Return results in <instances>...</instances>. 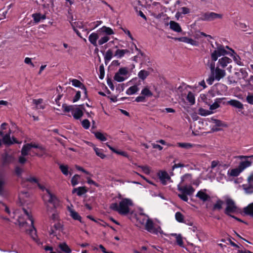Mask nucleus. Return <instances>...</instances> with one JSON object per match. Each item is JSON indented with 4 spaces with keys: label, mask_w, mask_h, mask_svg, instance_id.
I'll use <instances>...</instances> for the list:
<instances>
[{
    "label": "nucleus",
    "mask_w": 253,
    "mask_h": 253,
    "mask_svg": "<svg viewBox=\"0 0 253 253\" xmlns=\"http://www.w3.org/2000/svg\"><path fill=\"white\" fill-rule=\"evenodd\" d=\"M247 101L248 103L253 105V95L249 94L246 98Z\"/></svg>",
    "instance_id": "obj_59"
},
{
    "label": "nucleus",
    "mask_w": 253,
    "mask_h": 253,
    "mask_svg": "<svg viewBox=\"0 0 253 253\" xmlns=\"http://www.w3.org/2000/svg\"><path fill=\"white\" fill-rule=\"evenodd\" d=\"M192 181V175L189 173H186L183 175L181 178L180 184H189Z\"/></svg>",
    "instance_id": "obj_26"
},
{
    "label": "nucleus",
    "mask_w": 253,
    "mask_h": 253,
    "mask_svg": "<svg viewBox=\"0 0 253 253\" xmlns=\"http://www.w3.org/2000/svg\"><path fill=\"white\" fill-rule=\"evenodd\" d=\"M9 126L7 124L3 123L1 125V135H4V133H5V131H7Z\"/></svg>",
    "instance_id": "obj_52"
},
{
    "label": "nucleus",
    "mask_w": 253,
    "mask_h": 253,
    "mask_svg": "<svg viewBox=\"0 0 253 253\" xmlns=\"http://www.w3.org/2000/svg\"><path fill=\"white\" fill-rule=\"evenodd\" d=\"M177 146L179 147L185 148V149H190L191 148L197 146V147H201L199 145H195L193 144H191L190 143H181L179 142L177 144Z\"/></svg>",
    "instance_id": "obj_32"
},
{
    "label": "nucleus",
    "mask_w": 253,
    "mask_h": 253,
    "mask_svg": "<svg viewBox=\"0 0 253 253\" xmlns=\"http://www.w3.org/2000/svg\"><path fill=\"white\" fill-rule=\"evenodd\" d=\"M27 182H29L32 184L35 183L37 184V183L39 182V181L38 179L35 177L29 176L26 178L25 180H23L22 184L23 186H26Z\"/></svg>",
    "instance_id": "obj_31"
},
{
    "label": "nucleus",
    "mask_w": 253,
    "mask_h": 253,
    "mask_svg": "<svg viewBox=\"0 0 253 253\" xmlns=\"http://www.w3.org/2000/svg\"><path fill=\"white\" fill-rule=\"evenodd\" d=\"M38 148L42 152H44V148L38 144L36 143H27L23 145L22 149H21V155L22 156L19 158V162L21 164H24L26 159L24 157L27 156L29 154V151L32 148Z\"/></svg>",
    "instance_id": "obj_3"
},
{
    "label": "nucleus",
    "mask_w": 253,
    "mask_h": 253,
    "mask_svg": "<svg viewBox=\"0 0 253 253\" xmlns=\"http://www.w3.org/2000/svg\"><path fill=\"white\" fill-rule=\"evenodd\" d=\"M232 60L226 56L222 57L219 58L218 60L217 66L219 68H224L228 64L231 63Z\"/></svg>",
    "instance_id": "obj_17"
},
{
    "label": "nucleus",
    "mask_w": 253,
    "mask_h": 253,
    "mask_svg": "<svg viewBox=\"0 0 253 253\" xmlns=\"http://www.w3.org/2000/svg\"><path fill=\"white\" fill-rule=\"evenodd\" d=\"M37 185L42 191H45L46 192V193H45L43 196L44 201L50 203H55L56 200V198L50 192L49 189L45 188L43 185H41L39 182L37 183Z\"/></svg>",
    "instance_id": "obj_11"
},
{
    "label": "nucleus",
    "mask_w": 253,
    "mask_h": 253,
    "mask_svg": "<svg viewBox=\"0 0 253 253\" xmlns=\"http://www.w3.org/2000/svg\"><path fill=\"white\" fill-rule=\"evenodd\" d=\"M99 39V35L97 33H92L88 37V41L94 46H98L97 40Z\"/></svg>",
    "instance_id": "obj_23"
},
{
    "label": "nucleus",
    "mask_w": 253,
    "mask_h": 253,
    "mask_svg": "<svg viewBox=\"0 0 253 253\" xmlns=\"http://www.w3.org/2000/svg\"><path fill=\"white\" fill-rule=\"evenodd\" d=\"M87 191V190L86 189L85 187L82 186L73 189L72 191V193H77L78 196H81L83 194L86 193Z\"/></svg>",
    "instance_id": "obj_28"
},
{
    "label": "nucleus",
    "mask_w": 253,
    "mask_h": 253,
    "mask_svg": "<svg viewBox=\"0 0 253 253\" xmlns=\"http://www.w3.org/2000/svg\"><path fill=\"white\" fill-rule=\"evenodd\" d=\"M180 10H181L180 13L183 14H187L190 12V9L186 7H182L180 8Z\"/></svg>",
    "instance_id": "obj_60"
},
{
    "label": "nucleus",
    "mask_w": 253,
    "mask_h": 253,
    "mask_svg": "<svg viewBox=\"0 0 253 253\" xmlns=\"http://www.w3.org/2000/svg\"><path fill=\"white\" fill-rule=\"evenodd\" d=\"M235 158L241 160L238 167L242 171L251 167L253 162V155L250 156L239 155L236 156Z\"/></svg>",
    "instance_id": "obj_6"
},
{
    "label": "nucleus",
    "mask_w": 253,
    "mask_h": 253,
    "mask_svg": "<svg viewBox=\"0 0 253 253\" xmlns=\"http://www.w3.org/2000/svg\"><path fill=\"white\" fill-rule=\"evenodd\" d=\"M81 98V91H78L76 92L75 96L74 97L73 99V102H76L78 101Z\"/></svg>",
    "instance_id": "obj_61"
},
{
    "label": "nucleus",
    "mask_w": 253,
    "mask_h": 253,
    "mask_svg": "<svg viewBox=\"0 0 253 253\" xmlns=\"http://www.w3.org/2000/svg\"><path fill=\"white\" fill-rule=\"evenodd\" d=\"M158 175L164 185H166L167 182L170 180V177L168 173L165 171H160L159 172Z\"/></svg>",
    "instance_id": "obj_18"
},
{
    "label": "nucleus",
    "mask_w": 253,
    "mask_h": 253,
    "mask_svg": "<svg viewBox=\"0 0 253 253\" xmlns=\"http://www.w3.org/2000/svg\"><path fill=\"white\" fill-rule=\"evenodd\" d=\"M207 65L210 68L211 76L214 77L215 80L219 81L226 76L225 70L217 66L215 67L214 62L208 61Z\"/></svg>",
    "instance_id": "obj_4"
},
{
    "label": "nucleus",
    "mask_w": 253,
    "mask_h": 253,
    "mask_svg": "<svg viewBox=\"0 0 253 253\" xmlns=\"http://www.w3.org/2000/svg\"><path fill=\"white\" fill-rule=\"evenodd\" d=\"M68 211L69 212L70 216L74 220H78L80 222H82V217L79 215V214L76 212L74 209L73 208V206L72 207H68Z\"/></svg>",
    "instance_id": "obj_19"
},
{
    "label": "nucleus",
    "mask_w": 253,
    "mask_h": 253,
    "mask_svg": "<svg viewBox=\"0 0 253 253\" xmlns=\"http://www.w3.org/2000/svg\"><path fill=\"white\" fill-rule=\"evenodd\" d=\"M243 189L247 194H252L253 193V186L250 184H243Z\"/></svg>",
    "instance_id": "obj_39"
},
{
    "label": "nucleus",
    "mask_w": 253,
    "mask_h": 253,
    "mask_svg": "<svg viewBox=\"0 0 253 253\" xmlns=\"http://www.w3.org/2000/svg\"><path fill=\"white\" fill-rule=\"evenodd\" d=\"M145 229L148 232L156 235L163 233V230L159 225H155L153 221L150 218L147 219L146 224L144 225Z\"/></svg>",
    "instance_id": "obj_8"
},
{
    "label": "nucleus",
    "mask_w": 253,
    "mask_h": 253,
    "mask_svg": "<svg viewBox=\"0 0 253 253\" xmlns=\"http://www.w3.org/2000/svg\"><path fill=\"white\" fill-rule=\"evenodd\" d=\"M187 100L192 105L195 103V96L194 94L191 92H189L186 97Z\"/></svg>",
    "instance_id": "obj_43"
},
{
    "label": "nucleus",
    "mask_w": 253,
    "mask_h": 253,
    "mask_svg": "<svg viewBox=\"0 0 253 253\" xmlns=\"http://www.w3.org/2000/svg\"><path fill=\"white\" fill-rule=\"evenodd\" d=\"M72 84L76 87H79L83 90L84 93L86 95L87 94V90L84 85L77 79H72L71 80Z\"/></svg>",
    "instance_id": "obj_24"
},
{
    "label": "nucleus",
    "mask_w": 253,
    "mask_h": 253,
    "mask_svg": "<svg viewBox=\"0 0 253 253\" xmlns=\"http://www.w3.org/2000/svg\"><path fill=\"white\" fill-rule=\"evenodd\" d=\"M133 206L132 201L128 198H123L119 203H112L110 205V209L118 212L120 214L126 215L129 212L130 207Z\"/></svg>",
    "instance_id": "obj_2"
},
{
    "label": "nucleus",
    "mask_w": 253,
    "mask_h": 253,
    "mask_svg": "<svg viewBox=\"0 0 253 253\" xmlns=\"http://www.w3.org/2000/svg\"><path fill=\"white\" fill-rule=\"evenodd\" d=\"M62 107L64 112H71L73 115L77 106L75 105H67L66 104H63Z\"/></svg>",
    "instance_id": "obj_27"
},
{
    "label": "nucleus",
    "mask_w": 253,
    "mask_h": 253,
    "mask_svg": "<svg viewBox=\"0 0 253 253\" xmlns=\"http://www.w3.org/2000/svg\"><path fill=\"white\" fill-rule=\"evenodd\" d=\"M59 215L57 213H53L51 215L50 218L54 221H58L59 220Z\"/></svg>",
    "instance_id": "obj_63"
},
{
    "label": "nucleus",
    "mask_w": 253,
    "mask_h": 253,
    "mask_svg": "<svg viewBox=\"0 0 253 253\" xmlns=\"http://www.w3.org/2000/svg\"><path fill=\"white\" fill-rule=\"evenodd\" d=\"M102 23V21H96L91 23L89 25L91 27V29H94Z\"/></svg>",
    "instance_id": "obj_55"
},
{
    "label": "nucleus",
    "mask_w": 253,
    "mask_h": 253,
    "mask_svg": "<svg viewBox=\"0 0 253 253\" xmlns=\"http://www.w3.org/2000/svg\"><path fill=\"white\" fill-rule=\"evenodd\" d=\"M225 204L226 208L224 210V213L226 215L231 216L233 214H235L239 212V209L233 199L227 198L225 200Z\"/></svg>",
    "instance_id": "obj_5"
},
{
    "label": "nucleus",
    "mask_w": 253,
    "mask_h": 253,
    "mask_svg": "<svg viewBox=\"0 0 253 253\" xmlns=\"http://www.w3.org/2000/svg\"><path fill=\"white\" fill-rule=\"evenodd\" d=\"M138 167L142 169V170L144 173L146 174H149L150 173L151 170L149 167L147 166H139Z\"/></svg>",
    "instance_id": "obj_51"
},
{
    "label": "nucleus",
    "mask_w": 253,
    "mask_h": 253,
    "mask_svg": "<svg viewBox=\"0 0 253 253\" xmlns=\"http://www.w3.org/2000/svg\"><path fill=\"white\" fill-rule=\"evenodd\" d=\"M53 226L56 230H62L63 228L62 225L58 221L54 224Z\"/></svg>",
    "instance_id": "obj_64"
},
{
    "label": "nucleus",
    "mask_w": 253,
    "mask_h": 253,
    "mask_svg": "<svg viewBox=\"0 0 253 253\" xmlns=\"http://www.w3.org/2000/svg\"><path fill=\"white\" fill-rule=\"evenodd\" d=\"M1 211L5 212L7 215L5 217L1 216V218H2L13 222L15 224H18L22 230L29 234L34 240L37 242L36 230L34 226V220L30 211L22 208L15 210L11 214L7 206L1 203Z\"/></svg>",
    "instance_id": "obj_1"
},
{
    "label": "nucleus",
    "mask_w": 253,
    "mask_h": 253,
    "mask_svg": "<svg viewBox=\"0 0 253 253\" xmlns=\"http://www.w3.org/2000/svg\"><path fill=\"white\" fill-rule=\"evenodd\" d=\"M243 171L239 167L236 168L230 169L228 171V174L232 176H238Z\"/></svg>",
    "instance_id": "obj_30"
},
{
    "label": "nucleus",
    "mask_w": 253,
    "mask_h": 253,
    "mask_svg": "<svg viewBox=\"0 0 253 253\" xmlns=\"http://www.w3.org/2000/svg\"><path fill=\"white\" fill-rule=\"evenodd\" d=\"M211 112L210 111L200 108L198 110V114L202 116H206L210 115Z\"/></svg>",
    "instance_id": "obj_47"
},
{
    "label": "nucleus",
    "mask_w": 253,
    "mask_h": 253,
    "mask_svg": "<svg viewBox=\"0 0 253 253\" xmlns=\"http://www.w3.org/2000/svg\"><path fill=\"white\" fill-rule=\"evenodd\" d=\"M101 33H105L106 35L102 37L98 41V45H102L109 41L110 38L108 36V35H112L114 34V32L112 29L110 27L106 26H103L100 28L98 30Z\"/></svg>",
    "instance_id": "obj_7"
},
{
    "label": "nucleus",
    "mask_w": 253,
    "mask_h": 253,
    "mask_svg": "<svg viewBox=\"0 0 253 253\" xmlns=\"http://www.w3.org/2000/svg\"><path fill=\"white\" fill-rule=\"evenodd\" d=\"M127 49H117L115 53V56L117 58H121L124 56L126 53H128Z\"/></svg>",
    "instance_id": "obj_36"
},
{
    "label": "nucleus",
    "mask_w": 253,
    "mask_h": 253,
    "mask_svg": "<svg viewBox=\"0 0 253 253\" xmlns=\"http://www.w3.org/2000/svg\"><path fill=\"white\" fill-rule=\"evenodd\" d=\"M221 166V165L219 161L215 160L211 162V169H214L215 168L219 169Z\"/></svg>",
    "instance_id": "obj_48"
},
{
    "label": "nucleus",
    "mask_w": 253,
    "mask_h": 253,
    "mask_svg": "<svg viewBox=\"0 0 253 253\" xmlns=\"http://www.w3.org/2000/svg\"><path fill=\"white\" fill-rule=\"evenodd\" d=\"M176 240L177 244L180 247H182L183 245V242L182 239V237L179 235L177 236L176 237Z\"/></svg>",
    "instance_id": "obj_57"
},
{
    "label": "nucleus",
    "mask_w": 253,
    "mask_h": 253,
    "mask_svg": "<svg viewBox=\"0 0 253 253\" xmlns=\"http://www.w3.org/2000/svg\"><path fill=\"white\" fill-rule=\"evenodd\" d=\"M83 127L87 129H88L90 126V123L87 119H84L82 122Z\"/></svg>",
    "instance_id": "obj_54"
},
{
    "label": "nucleus",
    "mask_w": 253,
    "mask_h": 253,
    "mask_svg": "<svg viewBox=\"0 0 253 253\" xmlns=\"http://www.w3.org/2000/svg\"><path fill=\"white\" fill-rule=\"evenodd\" d=\"M141 94L144 97H151L153 95L152 92L148 87H145L141 90Z\"/></svg>",
    "instance_id": "obj_40"
},
{
    "label": "nucleus",
    "mask_w": 253,
    "mask_h": 253,
    "mask_svg": "<svg viewBox=\"0 0 253 253\" xmlns=\"http://www.w3.org/2000/svg\"><path fill=\"white\" fill-rule=\"evenodd\" d=\"M175 39L179 42L189 43L192 45L197 46L198 45V42L197 41L186 37L175 38Z\"/></svg>",
    "instance_id": "obj_22"
},
{
    "label": "nucleus",
    "mask_w": 253,
    "mask_h": 253,
    "mask_svg": "<svg viewBox=\"0 0 253 253\" xmlns=\"http://www.w3.org/2000/svg\"><path fill=\"white\" fill-rule=\"evenodd\" d=\"M59 247L62 251L65 253H71V250L65 243H63L59 245Z\"/></svg>",
    "instance_id": "obj_38"
},
{
    "label": "nucleus",
    "mask_w": 253,
    "mask_h": 253,
    "mask_svg": "<svg viewBox=\"0 0 253 253\" xmlns=\"http://www.w3.org/2000/svg\"><path fill=\"white\" fill-rule=\"evenodd\" d=\"M80 179V176L78 174H75L71 179L72 185L74 186L79 183V180Z\"/></svg>",
    "instance_id": "obj_49"
},
{
    "label": "nucleus",
    "mask_w": 253,
    "mask_h": 253,
    "mask_svg": "<svg viewBox=\"0 0 253 253\" xmlns=\"http://www.w3.org/2000/svg\"><path fill=\"white\" fill-rule=\"evenodd\" d=\"M223 202L220 200H218L213 206V210H220L221 209Z\"/></svg>",
    "instance_id": "obj_45"
},
{
    "label": "nucleus",
    "mask_w": 253,
    "mask_h": 253,
    "mask_svg": "<svg viewBox=\"0 0 253 253\" xmlns=\"http://www.w3.org/2000/svg\"><path fill=\"white\" fill-rule=\"evenodd\" d=\"M178 196L183 201H185V202H187L188 200V198L187 196V194H183V193H182L181 194H179L178 195Z\"/></svg>",
    "instance_id": "obj_62"
},
{
    "label": "nucleus",
    "mask_w": 253,
    "mask_h": 253,
    "mask_svg": "<svg viewBox=\"0 0 253 253\" xmlns=\"http://www.w3.org/2000/svg\"><path fill=\"white\" fill-rule=\"evenodd\" d=\"M99 72H100L99 78H100V79H102L104 76V66L103 65L100 66Z\"/></svg>",
    "instance_id": "obj_58"
},
{
    "label": "nucleus",
    "mask_w": 253,
    "mask_h": 253,
    "mask_svg": "<svg viewBox=\"0 0 253 253\" xmlns=\"http://www.w3.org/2000/svg\"><path fill=\"white\" fill-rule=\"evenodd\" d=\"M83 112L82 110L79 107H77V108L75 109V111L73 114L74 118L76 120H78L80 119L83 116Z\"/></svg>",
    "instance_id": "obj_34"
},
{
    "label": "nucleus",
    "mask_w": 253,
    "mask_h": 253,
    "mask_svg": "<svg viewBox=\"0 0 253 253\" xmlns=\"http://www.w3.org/2000/svg\"><path fill=\"white\" fill-rule=\"evenodd\" d=\"M93 133L94 134L95 137L100 141H105L107 140V138L105 136L106 134H103L99 131L93 132Z\"/></svg>",
    "instance_id": "obj_35"
},
{
    "label": "nucleus",
    "mask_w": 253,
    "mask_h": 253,
    "mask_svg": "<svg viewBox=\"0 0 253 253\" xmlns=\"http://www.w3.org/2000/svg\"><path fill=\"white\" fill-rule=\"evenodd\" d=\"M41 14L40 13H34L32 14V17L36 23H38L40 21Z\"/></svg>",
    "instance_id": "obj_56"
},
{
    "label": "nucleus",
    "mask_w": 253,
    "mask_h": 253,
    "mask_svg": "<svg viewBox=\"0 0 253 253\" xmlns=\"http://www.w3.org/2000/svg\"><path fill=\"white\" fill-rule=\"evenodd\" d=\"M169 25V28L171 30L177 33L182 32V29L179 23L174 21H170Z\"/></svg>",
    "instance_id": "obj_25"
},
{
    "label": "nucleus",
    "mask_w": 253,
    "mask_h": 253,
    "mask_svg": "<svg viewBox=\"0 0 253 253\" xmlns=\"http://www.w3.org/2000/svg\"><path fill=\"white\" fill-rule=\"evenodd\" d=\"M3 163L6 164L11 162L13 160V157L8 154L3 157Z\"/></svg>",
    "instance_id": "obj_53"
},
{
    "label": "nucleus",
    "mask_w": 253,
    "mask_h": 253,
    "mask_svg": "<svg viewBox=\"0 0 253 253\" xmlns=\"http://www.w3.org/2000/svg\"><path fill=\"white\" fill-rule=\"evenodd\" d=\"M93 149L95 152L96 155L99 157L101 159H103L106 158V156L104 154L103 150L102 149L97 148L95 146L93 147Z\"/></svg>",
    "instance_id": "obj_37"
},
{
    "label": "nucleus",
    "mask_w": 253,
    "mask_h": 253,
    "mask_svg": "<svg viewBox=\"0 0 253 253\" xmlns=\"http://www.w3.org/2000/svg\"><path fill=\"white\" fill-rule=\"evenodd\" d=\"M11 133V130L10 128H8L7 131H5V133H4V135H2L3 136L2 138V142L4 144L10 145L14 143H17L16 139L14 137L12 138L10 137V134Z\"/></svg>",
    "instance_id": "obj_13"
},
{
    "label": "nucleus",
    "mask_w": 253,
    "mask_h": 253,
    "mask_svg": "<svg viewBox=\"0 0 253 253\" xmlns=\"http://www.w3.org/2000/svg\"><path fill=\"white\" fill-rule=\"evenodd\" d=\"M222 14L213 12H208L202 14L201 19L203 21H213L216 19H222Z\"/></svg>",
    "instance_id": "obj_12"
},
{
    "label": "nucleus",
    "mask_w": 253,
    "mask_h": 253,
    "mask_svg": "<svg viewBox=\"0 0 253 253\" xmlns=\"http://www.w3.org/2000/svg\"><path fill=\"white\" fill-rule=\"evenodd\" d=\"M136 221L140 225H145L149 217L146 214L140 212L136 215Z\"/></svg>",
    "instance_id": "obj_16"
},
{
    "label": "nucleus",
    "mask_w": 253,
    "mask_h": 253,
    "mask_svg": "<svg viewBox=\"0 0 253 253\" xmlns=\"http://www.w3.org/2000/svg\"><path fill=\"white\" fill-rule=\"evenodd\" d=\"M221 98H216L214 101V102L210 105V109L211 110L216 109L217 108H219L220 105L219 104L221 102Z\"/></svg>",
    "instance_id": "obj_41"
},
{
    "label": "nucleus",
    "mask_w": 253,
    "mask_h": 253,
    "mask_svg": "<svg viewBox=\"0 0 253 253\" xmlns=\"http://www.w3.org/2000/svg\"><path fill=\"white\" fill-rule=\"evenodd\" d=\"M139 90V88L137 85H134L129 87L126 90V93L127 95H131L134 94Z\"/></svg>",
    "instance_id": "obj_33"
},
{
    "label": "nucleus",
    "mask_w": 253,
    "mask_h": 253,
    "mask_svg": "<svg viewBox=\"0 0 253 253\" xmlns=\"http://www.w3.org/2000/svg\"><path fill=\"white\" fill-rule=\"evenodd\" d=\"M113 57V52L111 50L108 49L105 53L104 58L105 60L110 61Z\"/></svg>",
    "instance_id": "obj_50"
},
{
    "label": "nucleus",
    "mask_w": 253,
    "mask_h": 253,
    "mask_svg": "<svg viewBox=\"0 0 253 253\" xmlns=\"http://www.w3.org/2000/svg\"><path fill=\"white\" fill-rule=\"evenodd\" d=\"M59 169L61 170L62 173L65 175H68L69 174L68 171V166L67 165H60L59 166Z\"/></svg>",
    "instance_id": "obj_46"
},
{
    "label": "nucleus",
    "mask_w": 253,
    "mask_h": 253,
    "mask_svg": "<svg viewBox=\"0 0 253 253\" xmlns=\"http://www.w3.org/2000/svg\"><path fill=\"white\" fill-rule=\"evenodd\" d=\"M229 52L225 50V47L221 44L217 45L216 49L211 53V62L216 61L219 57L228 54Z\"/></svg>",
    "instance_id": "obj_9"
},
{
    "label": "nucleus",
    "mask_w": 253,
    "mask_h": 253,
    "mask_svg": "<svg viewBox=\"0 0 253 253\" xmlns=\"http://www.w3.org/2000/svg\"><path fill=\"white\" fill-rule=\"evenodd\" d=\"M182 184H178L177 186V189L181 193L186 194L188 195H191L195 191L194 188L191 185H181Z\"/></svg>",
    "instance_id": "obj_14"
},
{
    "label": "nucleus",
    "mask_w": 253,
    "mask_h": 253,
    "mask_svg": "<svg viewBox=\"0 0 253 253\" xmlns=\"http://www.w3.org/2000/svg\"><path fill=\"white\" fill-rule=\"evenodd\" d=\"M227 104L239 109V111L244 109V105L239 100L231 99L227 101Z\"/></svg>",
    "instance_id": "obj_20"
},
{
    "label": "nucleus",
    "mask_w": 253,
    "mask_h": 253,
    "mask_svg": "<svg viewBox=\"0 0 253 253\" xmlns=\"http://www.w3.org/2000/svg\"><path fill=\"white\" fill-rule=\"evenodd\" d=\"M175 218L176 221H178V222H184V215L180 212L178 211L175 213Z\"/></svg>",
    "instance_id": "obj_44"
},
{
    "label": "nucleus",
    "mask_w": 253,
    "mask_h": 253,
    "mask_svg": "<svg viewBox=\"0 0 253 253\" xmlns=\"http://www.w3.org/2000/svg\"><path fill=\"white\" fill-rule=\"evenodd\" d=\"M129 74L128 69L126 67L121 68L115 74L114 79L118 82H122L128 79Z\"/></svg>",
    "instance_id": "obj_10"
},
{
    "label": "nucleus",
    "mask_w": 253,
    "mask_h": 253,
    "mask_svg": "<svg viewBox=\"0 0 253 253\" xmlns=\"http://www.w3.org/2000/svg\"><path fill=\"white\" fill-rule=\"evenodd\" d=\"M206 189L200 190L198 192L196 196L203 202H206L210 199V196L206 193Z\"/></svg>",
    "instance_id": "obj_21"
},
{
    "label": "nucleus",
    "mask_w": 253,
    "mask_h": 253,
    "mask_svg": "<svg viewBox=\"0 0 253 253\" xmlns=\"http://www.w3.org/2000/svg\"><path fill=\"white\" fill-rule=\"evenodd\" d=\"M243 211L246 215L253 217V203L244 208Z\"/></svg>",
    "instance_id": "obj_29"
},
{
    "label": "nucleus",
    "mask_w": 253,
    "mask_h": 253,
    "mask_svg": "<svg viewBox=\"0 0 253 253\" xmlns=\"http://www.w3.org/2000/svg\"><path fill=\"white\" fill-rule=\"evenodd\" d=\"M30 194L27 190L21 191L19 194L18 200L21 205L25 204L29 201Z\"/></svg>",
    "instance_id": "obj_15"
},
{
    "label": "nucleus",
    "mask_w": 253,
    "mask_h": 253,
    "mask_svg": "<svg viewBox=\"0 0 253 253\" xmlns=\"http://www.w3.org/2000/svg\"><path fill=\"white\" fill-rule=\"evenodd\" d=\"M149 74V72L142 70L139 72L138 76L140 79L144 80L148 76Z\"/></svg>",
    "instance_id": "obj_42"
}]
</instances>
